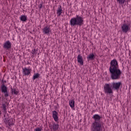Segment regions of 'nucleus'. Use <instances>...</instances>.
<instances>
[{
	"instance_id": "f257e3e1",
	"label": "nucleus",
	"mask_w": 131,
	"mask_h": 131,
	"mask_svg": "<svg viewBox=\"0 0 131 131\" xmlns=\"http://www.w3.org/2000/svg\"><path fill=\"white\" fill-rule=\"evenodd\" d=\"M109 72L111 78L113 80H117L120 78V76L122 74V72L119 69L118 62L116 59H114L111 61Z\"/></svg>"
},
{
	"instance_id": "f03ea898",
	"label": "nucleus",
	"mask_w": 131,
	"mask_h": 131,
	"mask_svg": "<svg viewBox=\"0 0 131 131\" xmlns=\"http://www.w3.org/2000/svg\"><path fill=\"white\" fill-rule=\"evenodd\" d=\"M92 118L94 120L91 126V131H102L104 127L103 122L100 121L102 118L100 115L98 114L94 115Z\"/></svg>"
},
{
	"instance_id": "7ed1b4c3",
	"label": "nucleus",
	"mask_w": 131,
	"mask_h": 131,
	"mask_svg": "<svg viewBox=\"0 0 131 131\" xmlns=\"http://www.w3.org/2000/svg\"><path fill=\"white\" fill-rule=\"evenodd\" d=\"M121 85V82H113L112 84H105L104 86V90L105 94H112L113 91L112 89L118 90H119L120 86Z\"/></svg>"
},
{
	"instance_id": "20e7f679",
	"label": "nucleus",
	"mask_w": 131,
	"mask_h": 131,
	"mask_svg": "<svg viewBox=\"0 0 131 131\" xmlns=\"http://www.w3.org/2000/svg\"><path fill=\"white\" fill-rule=\"evenodd\" d=\"M71 26H81L83 25V18L79 15H76L75 17H73L70 20Z\"/></svg>"
},
{
	"instance_id": "39448f33",
	"label": "nucleus",
	"mask_w": 131,
	"mask_h": 131,
	"mask_svg": "<svg viewBox=\"0 0 131 131\" xmlns=\"http://www.w3.org/2000/svg\"><path fill=\"white\" fill-rule=\"evenodd\" d=\"M127 22L125 23V20H124V24L121 25V32L123 33H127L130 30V23L128 21Z\"/></svg>"
},
{
	"instance_id": "423d86ee",
	"label": "nucleus",
	"mask_w": 131,
	"mask_h": 131,
	"mask_svg": "<svg viewBox=\"0 0 131 131\" xmlns=\"http://www.w3.org/2000/svg\"><path fill=\"white\" fill-rule=\"evenodd\" d=\"M4 122L6 123V124H7L9 126L13 125L14 124V120L13 119H9V115L8 114H4Z\"/></svg>"
},
{
	"instance_id": "0eeeda50",
	"label": "nucleus",
	"mask_w": 131,
	"mask_h": 131,
	"mask_svg": "<svg viewBox=\"0 0 131 131\" xmlns=\"http://www.w3.org/2000/svg\"><path fill=\"white\" fill-rule=\"evenodd\" d=\"M1 91L3 94H4L5 97L7 98L9 97V93H8V88L5 84H2L1 86Z\"/></svg>"
},
{
	"instance_id": "6e6552de",
	"label": "nucleus",
	"mask_w": 131,
	"mask_h": 131,
	"mask_svg": "<svg viewBox=\"0 0 131 131\" xmlns=\"http://www.w3.org/2000/svg\"><path fill=\"white\" fill-rule=\"evenodd\" d=\"M3 48L5 50H10L12 48V43H11L10 40H8L4 43Z\"/></svg>"
},
{
	"instance_id": "1a4fd4ad",
	"label": "nucleus",
	"mask_w": 131,
	"mask_h": 131,
	"mask_svg": "<svg viewBox=\"0 0 131 131\" xmlns=\"http://www.w3.org/2000/svg\"><path fill=\"white\" fill-rule=\"evenodd\" d=\"M52 30H51V28L50 26H48L45 27L43 29H42V32L45 34H47V35L50 34V32H51Z\"/></svg>"
},
{
	"instance_id": "9d476101",
	"label": "nucleus",
	"mask_w": 131,
	"mask_h": 131,
	"mask_svg": "<svg viewBox=\"0 0 131 131\" xmlns=\"http://www.w3.org/2000/svg\"><path fill=\"white\" fill-rule=\"evenodd\" d=\"M52 117L56 122L59 121V118L58 117V113H57V111H53L52 112Z\"/></svg>"
},
{
	"instance_id": "9b49d317",
	"label": "nucleus",
	"mask_w": 131,
	"mask_h": 131,
	"mask_svg": "<svg viewBox=\"0 0 131 131\" xmlns=\"http://www.w3.org/2000/svg\"><path fill=\"white\" fill-rule=\"evenodd\" d=\"M77 62L82 66L83 65V59L82 58V56H81V55L79 54L77 56Z\"/></svg>"
},
{
	"instance_id": "f8f14e48",
	"label": "nucleus",
	"mask_w": 131,
	"mask_h": 131,
	"mask_svg": "<svg viewBox=\"0 0 131 131\" xmlns=\"http://www.w3.org/2000/svg\"><path fill=\"white\" fill-rule=\"evenodd\" d=\"M23 74L24 75H29L31 72L30 69H27L26 68H23Z\"/></svg>"
},
{
	"instance_id": "ddd939ff",
	"label": "nucleus",
	"mask_w": 131,
	"mask_h": 131,
	"mask_svg": "<svg viewBox=\"0 0 131 131\" xmlns=\"http://www.w3.org/2000/svg\"><path fill=\"white\" fill-rule=\"evenodd\" d=\"M62 13H63V10L62 9V6H59V7H58L57 9L56 14L58 17H60L61 15H62Z\"/></svg>"
},
{
	"instance_id": "4468645a",
	"label": "nucleus",
	"mask_w": 131,
	"mask_h": 131,
	"mask_svg": "<svg viewBox=\"0 0 131 131\" xmlns=\"http://www.w3.org/2000/svg\"><path fill=\"white\" fill-rule=\"evenodd\" d=\"M96 57H95V55L93 53H90L87 56V60L88 61H93Z\"/></svg>"
},
{
	"instance_id": "2eb2a0df",
	"label": "nucleus",
	"mask_w": 131,
	"mask_h": 131,
	"mask_svg": "<svg viewBox=\"0 0 131 131\" xmlns=\"http://www.w3.org/2000/svg\"><path fill=\"white\" fill-rule=\"evenodd\" d=\"M20 21H23V22H26L27 21V17L25 15H21L19 17Z\"/></svg>"
},
{
	"instance_id": "dca6fc26",
	"label": "nucleus",
	"mask_w": 131,
	"mask_h": 131,
	"mask_svg": "<svg viewBox=\"0 0 131 131\" xmlns=\"http://www.w3.org/2000/svg\"><path fill=\"white\" fill-rule=\"evenodd\" d=\"M52 128L53 130H58V128H59V124L54 123L52 126Z\"/></svg>"
},
{
	"instance_id": "f3484780",
	"label": "nucleus",
	"mask_w": 131,
	"mask_h": 131,
	"mask_svg": "<svg viewBox=\"0 0 131 131\" xmlns=\"http://www.w3.org/2000/svg\"><path fill=\"white\" fill-rule=\"evenodd\" d=\"M2 108L4 112V115H5L6 114H7V106L6 104H5V103L2 104Z\"/></svg>"
},
{
	"instance_id": "a211bd4d",
	"label": "nucleus",
	"mask_w": 131,
	"mask_h": 131,
	"mask_svg": "<svg viewBox=\"0 0 131 131\" xmlns=\"http://www.w3.org/2000/svg\"><path fill=\"white\" fill-rule=\"evenodd\" d=\"M126 1V0H117V2L118 3V4H119V5H120L121 6H123Z\"/></svg>"
},
{
	"instance_id": "6ab92c4d",
	"label": "nucleus",
	"mask_w": 131,
	"mask_h": 131,
	"mask_svg": "<svg viewBox=\"0 0 131 131\" xmlns=\"http://www.w3.org/2000/svg\"><path fill=\"white\" fill-rule=\"evenodd\" d=\"M71 108H74V100H71L69 101Z\"/></svg>"
},
{
	"instance_id": "aec40b11",
	"label": "nucleus",
	"mask_w": 131,
	"mask_h": 131,
	"mask_svg": "<svg viewBox=\"0 0 131 131\" xmlns=\"http://www.w3.org/2000/svg\"><path fill=\"white\" fill-rule=\"evenodd\" d=\"M12 95H18V91L16 90V89H12L11 88V91Z\"/></svg>"
},
{
	"instance_id": "412c9836",
	"label": "nucleus",
	"mask_w": 131,
	"mask_h": 131,
	"mask_svg": "<svg viewBox=\"0 0 131 131\" xmlns=\"http://www.w3.org/2000/svg\"><path fill=\"white\" fill-rule=\"evenodd\" d=\"M38 77H39V74H35L33 77V80L36 79V78H38Z\"/></svg>"
},
{
	"instance_id": "4be33fe9",
	"label": "nucleus",
	"mask_w": 131,
	"mask_h": 131,
	"mask_svg": "<svg viewBox=\"0 0 131 131\" xmlns=\"http://www.w3.org/2000/svg\"><path fill=\"white\" fill-rule=\"evenodd\" d=\"M31 53L33 55H36L37 54V50L34 49L32 51Z\"/></svg>"
},
{
	"instance_id": "5701e85b",
	"label": "nucleus",
	"mask_w": 131,
	"mask_h": 131,
	"mask_svg": "<svg viewBox=\"0 0 131 131\" xmlns=\"http://www.w3.org/2000/svg\"><path fill=\"white\" fill-rule=\"evenodd\" d=\"M34 131H41V128L40 127H37L34 129Z\"/></svg>"
},
{
	"instance_id": "b1692460",
	"label": "nucleus",
	"mask_w": 131,
	"mask_h": 131,
	"mask_svg": "<svg viewBox=\"0 0 131 131\" xmlns=\"http://www.w3.org/2000/svg\"><path fill=\"white\" fill-rule=\"evenodd\" d=\"M39 9H41V8H42V4H39Z\"/></svg>"
},
{
	"instance_id": "393cba45",
	"label": "nucleus",
	"mask_w": 131,
	"mask_h": 131,
	"mask_svg": "<svg viewBox=\"0 0 131 131\" xmlns=\"http://www.w3.org/2000/svg\"><path fill=\"white\" fill-rule=\"evenodd\" d=\"M1 114H2V112H1V111H0V115H1Z\"/></svg>"
}]
</instances>
